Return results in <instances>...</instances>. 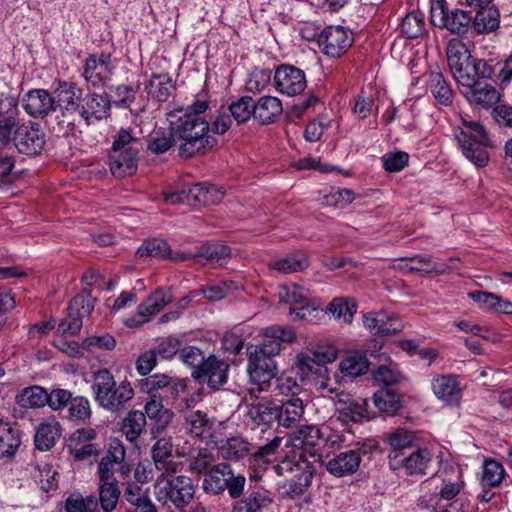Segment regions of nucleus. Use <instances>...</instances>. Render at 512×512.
<instances>
[{
    "label": "nucleus",
    "instance_id": "obj_1",
    "mask_svg": "<svg viewBox=\"0 0 512 512\" xmlns=\"http://www.w3.org/2000/svg\"><path fill=\"white\" fill-rule=\"evenodd\" d=\"M171 131L180 141L178 155L189 159L197 155H205L217 148L218 141L210 132V124L203 117L184 113L177 116L169 114Z\"/></svg>",
    "mask_w": 512,
    "mask_h": 512
},
{
    "label": "nucleus",
    "instance_id": "obj_2",
    "mask_svg": "<svg viewBox=\"0 0 512 512\" xmlns=\"http://www.w3.org/2000/svg\"><path fill=\"white\" fill-rule=\"evenodd\" d=\"M446 55L450 71L462 87H475L484 81L493 80L495 68L488 61L471 55L461 41H450Z\"/></svg>",
    "mask_w": 512,
    "mask_h": 512
},
{
    "label": "nucleus",
    "instance_id": "obj_3",
    "mask_svg": "<svg viewBox=\"0 0 512 512\" xmlns=\"http://www.w3.org/2000/svg\"><path fill=\"white\" fill-rule=\"evenodd\" d=\"M273 470L278 476H284L286 473L293 474L292 478L277 484L279 494L287 499H294L304 494L310 487L316 471L313 462L304 460V454L299 450L284 453L278 463L273 465Z\"/></svg>",
    "mask_w": 512,
    "mask_h": 512
},
{
    "label": "nucleus",
    "instance_id": "obj_4",
    "mask_svg": "<svg viewBox=\"0 0 512 512\" xmlns=\"http://www.w3.org/2000/svg\"><path fill=\"white\" fill-rule=\"evenodd\" d=\"M142 144L128 129L121 128L114 136L108 155V165L113 176L125 178L137 172Z\"/></svg>",
    "mask_w": 512,
    "mask_h": 512
},
{
    "label": "nucleus",
    "instance_id": "obj_5",
    "mask_svg": "<svg viewBox=\"0 0 512 512\" xmlns=\"http://www.w3.org/2000/svg\"><path fill=\"white\" fill-rule=\"evenodd\" d=\"M92 378L95 401L110 412H119L134 396L131 383L124 380L117 385L113 374L107 368L93 372Z\"/></svg>",
    "mask_w": 512,
    "mask_h": 512
},
{
    "label": "nucleus",
    "instance_id": "obj_6",
    "mask_svg": "<svg viewBox=\"0 0 512 512\" xmlns=\"http://www.w3.org/2000/svg\"><path fill=\"white\" fill-rule=\"evenodd\" d=\"M462 124L465 129H456L455 138L463 155L476 167H486L490 159L486 148L494 146L488 133L484 126L477 121L462 119Z\"/></svg>",
    "mask_w": 512,
    "mask_h": 512
},
{
    "label": "nucleus",
    "instance_id": "obj_7",
    "mask_svg": "<svg viewBox=\"0 0 512 512\" xmlns=\"http://www.w3.org/2000/svg\"><path fill=\"white\" fill-rule=\"evenodd\" d=\"M165 474L161 473L154 485L157 500L165 505L172 503L177 509H184L195 494L192 478L186 475L167 477Z\"/></svg>",
    "mask_w": 512,
    "mask_h": 512
},
{
    "label": "nucleus",
    "instance_id": "obj_8",
    "mask_svg": "<svg viewBox=\"0 0 512 512\" xmlns=\"http://www.w3.org/2000/svg\"><path fill=\"white\" fill-rule=\"evenodd\" d=\"M378 448V442L368 439L359 442L353 449L335 455L326 464V470L333 476L344 477L354 474L360 466L362 458L371 455Z\"/></svg>",
    "mask_w": 512,
    "mask_h": 512
},
{
    "label": "nucleus",
    "instance_id": "obj_9",
    "mask_svg": "<svg viewBox=\"0 0 512 512\" xmlns=\"http://www.w3.org/2000/svg\"><path fill=\"white\" fill-rule=\"evenodd\" d=\"M430 22L438 28L460 35L467 32L472 22V14L458 8L448 10L445 0H430Z\"/></svg>",
    "mask_w": 512,
    "mask_h": 512
},
{
    "label": "nucleus",
    "instance_id": "obj_10",
    "mask_svg": "<svg viewBox=\"0 0 512 512\" xmlns=\"http://www.w3.org/2000/svg\"><path fill=\"white\" fill-rule=\"evenodd\" d=\"M264 340L257 345L247 347V352L257 353L264 357L274 359L282 350V344L292 343L296 339V333L290 326H270L262 331Z\"/></svg>",
    "mask_w": 512,
    "mask_h": 512
},
{
    "label": "nucleus",
    "instance_id": "obj_11",
    "mask_svg": "<svg viewBox=\"0 0 512 512\" xmlns=\"http://www.w3.org/2000/svg\"><path fill=\"white\" fill-rule=\"evenodd\" d=\"M95 299L88 292H82L73 297L67 308V317L58 325V331L63 335H76L82 327V319L91 314Z\"/></svg>",
    "mask_w": 512,
    "mask_h": 512
},
{
    "label": "nucleus",
    "instance_id": "obj_12",
    "mask_svg": "<svg viewBox=\"0 0 512 512\" xmlns=\"http://www.w3.org/2000/svg\"><path fill=\"white\" fill-rule=\"evenodd\" d=\"M11 144L21 154L36 156L44 148L45 134L38 123L22 120L13 135Z\"/></svg>",
    "mask_w": 512,
    "mask_h": 512
},
{
    "label": "nucleus",
    "instance_id": "obj_13",
    "mask_svg": "<svg viewBox=\"0 0 512 512\" xmlns=\"http://www.w3.org/2000/svg\"><path fill=\"white\" fill-rule=\"evenodd\" d=\"M18 99L12 95L0 93V145H11L13 135L22 121Z\"/></svg>",
    "mask_w": 512,
    "mask_h": 512
},
{
    "label": "nucleus",
    "instance_id": "obj_14",
    "mask_svg": "<svg viewBox=\"0 0 512 512\" xmlns=\"http://www.w3.org/2000/svg\"><path fill=\"white\" fill-rule=\"evenodd\" d=\"M321 441L322 432L319 427L315 425H301L288 435L286 447L290 449L285 451V453H293L299 450L304 454V460L310 461V457L316 461L319 455L309 451V449L319 446Z\"/></svg>",
    "mask_w": 512,
    "mask_h": 512
},
{
    "label": "nucleus",
    "instance_id": "obj_15",
    "mask_svg": "<svg viewBox=\"0 0 512 512\" xmlns=\"http://www.w3.org/2000/svg\"><path fill=\"white\" fill-rule=\"evenodd\" d=\"M97 436L96 429L92 427L79 428L70 434L67 449L75 461H84L101 453L100 445L94 442Z\"/></svg>",
    "mask_w": 512,
    "mask_h": 512
},
{
    "label": "nucleus",
    "instance_id": "obj_16",
    "mask_svg": "<svg viewBox=\"0 0 512 512\" xmlns=\"http://www.w3.org/2000/svg\"><path fill=\"white\" fill-rule=\"evenodd\" d=\"M114 69L110 54H89L84 62L82 76L92 87L101 88L110 80Z\"/></svg>",
    "mask_w": 512,
    "mask_h": 512
},
{
    "label": "nucleus",
    "instance_id": "obj_17",
    "mask_svg": "<svg viewBox=\"0 0 512 512\" xmlns=\"http://www.w3.org/2000/svg\"><path fill=\"white\" fill-rule=\"evenodd\" d=\"M322 52L330 57H340L351 47L353 34L343 26H327L318 37Z\"/></svg>",
    "mask_w": 512,
    "mask_h": 512
},
{
    "label": "nucleus",
    "instance_id": "obj_18",
    "mask_svg": "<svg viewBox=\"0 0 512 512\" xmlns=\"http://www.w3.org/2000/svg\"><path fill=\"white\" fill-rule=\"evenodd\" d=\"M280 302L290 305L289 314L293 320H304L310 316L315 308L310 306V292L304 287L292 283L281 287L279 291Z\"/></svg>",
    "mask_w": 512,
    "mask_h": 512
},
{
    "label": "nucleus",
    "instance_id": "obj_19",
    "mask_svg": "<svg viewBox=\"0 0 512 512\" xmlns=\"http://www.w3.org/2000/svg\"><path fill=\"white\" fill-rule=\"evenodd\" d=\"M432 461V455L427 448H417L405 455L389 457V467L394 470H403L410 476H423Z\"/></svg>",
    "mask_w": 512,
    "mask_h": 512
},
{
    "label": "nucleus",
    "instance_id": "obj_20",
    "mask_svg": "<svg viewBox=\"0 0 512 512\" xmlns=\"http://www.w3.org/2000/svg\"><path fill=\"white\" fill-rule=\"evenodd\" d=\"M229 364L214 355L206 358L200 368L193 370L191 376L199 384L207 383L212 390H218L228 380Z\"/></svg>",
    "mask_w": 512,
    "mask_h": 512
},
{
    "label": "nucleus",
    "instance_id": "obj_21",
    "mask_svg": "<svg viewBox=\"0 0 512 512\" xmlns=\"http://www.w3.org/2000/svg\"><path fill=\"white\" fill-rule=\"evenodd\" d=\"M247 355V372L251 383L258 386V391L268 390L270 382L277 375L275 360L253 352H247Z\"/></svg>",
    "mask_w": 512,
    "mask_h": 512
},
{
    "label": "nucleus",
    "instance_id": "obj_22",
    "mask_svg": "<svg viewBox=\"0 0 512 512\" xmlns=\"http://www.w3.org/2000/svg\"><path fill=\"white\" fill-rule=\"evenodd\" d=\"M274 85L276 90L282 94L298 95L307 86L305 72L293 65L281 64L275 69Z\"/></svg>",
    "mask_w": 512,
    "mask_h": 512
},
{
    "label": "nucleus",
    "instance_id": "obj_23",
    "mask_svg": "<svg viewBox=\"0 0 512 512\" xmlns=\"http://www.w3.org/2000/svg\"><path fill=\"white\" fill-rule=\"evenodd\" d=\"M78 115L87 125L109 118L111 115V100L109 95L95 92L83 95Z\"/></svg>",
    "mask_w": 512,
    "mask_h": 512
},
{
    "label": "nucleus",
    "instance_id": "obj_24",
    "mask_svg": "<svg viewBox=\"0 0 512 512\" xmlns=\"http://www.w3.org/2000/svg\"><path fill=\"white\" fill-rule=\"evenodd\" d=\"M333 402L336 412L346 421L358 423L371 419L367 399L354 398L349 393L339 392L333 398Z\"/></svg>",
    "mask_w": 512,
    "mask_h": 512
},
{
    "label": "nucleus",
    "instance_id": "obj_25",
    "mask_svg": "<svg viewBox=\"0 0 512 512\" xmlns=\"http://www.w3.org/2000/svg\"><path fill=\"white\" fill-rule=\"evenodd\" d=\"M56 108L59 107L63 116L78 113L83 89L75 82L59 80L54 90Z\"/></svg>",
    "mask_w": 512,
    "mask_h": 512
},
{
    "label": "nucleus",
    "instance_id": "obj_26",
    "mask_svg": "<svg viewBox=\"0 0 512 512\" xmlns=\"http://www.w3.org/2000/svg\"><path fill=\"white\" fill-rule=\"evenodd\" d=\"M25 112L34 118H45L56 111V100L48 90L32 89L22 98Z\"/></svg>",
    "mask_w": 512,
    "mask_h": 512
},
{
    "label": "nucleus",
    "instance_id": "obj_27",
    "mask_svg": "<svg viewBox=\"0 0 512 512\" xmlns=\"http://www.w3.org/2000/svg\"><path fill=\"white\" fill-rule=\"evenodd\" d=\"M431 387L438 400L451 407L459 406L462 389L455 375H436L431 381Z\"/></svg>",
    "mask_w": 512,
    "mask_h": 512
},
{
    "label": "nucleus",
    "instance_id": "obj_28",
    "mask_svg": "<svg viewBox=\"0 0 512 512\" xmlns=\"http://www.w3.org/2000/svg\"><path fill=\"white\" fill-rule=\"evenodd\" d=\"M126 450L124 444L118 438L109 441L107 453L98 463L99 482L117 481L114 477V465L121 464L125 460Z\"/></svg>",
    "mask_w": 512,
    "mask_h": 512
},
{
    "label": "nucleus",
    "instance_id": "obj_29",
    "mask_svg": "<svg viewBox=\"0 0 512 512\" xmlns=\"http://www.w3.org/2000/svg\"><path fill=\"white\" fill-rule=\"evenodd\" d=\"M170 301V296L163 291L152 293L137 307V315L141 319L129 318L125 322L126 325L128 327L141 326L148 322L152 316L159 313Z\"/></svg>",
    "mask_w": 512,
    "mask_h": 512
},
{
    "label": "nucleus",
    "instance_id": "obj_30",
    "mask_svg": "<svg viewBox=\"0 0 512 512\" xmlns=\"http://www.w3.org/2000/svg\"><path fill=\"white\" fill-rule=\"evenodd\" d=\"M251 402L247 405V416L256 425H269L276 420V404L267 397H259L250 391Z\"/></svg>",
    "mask_w": 512,
    "mask_h": 512
},
{
    "label": "nucleus",
    "instance_id": "obj_31",
    "mask_svg": "<svg viewBox=\"0 0 512 512\" xmlns=\"http://www.w3.org/2000/svg\"><path fill=\"white\" fill-rule=\"evenodd\" d=\"M234 500L231 512H260L273 501L267 491L261 488H250L243 496Z\"/></svg>",
    "mask_w": 512,
    "mask_h": 512
},
{
    "label": "nucleus",
    "instance_id": "obj_32",
    "mask_svg": "<svg viewBox=\"0 0 512 512\" xmlns=\"http://www.w3.org/2000/svg\"><path fill=\"white\" fill-rule=\"evenodd\" d=\"M62 435V426L54 418H49L41 422L36 428L34 435V444L39 451L51 450Z\"/></svg>",
    "mask_w": 512,
    "mask_h": 512
},
{
    "label": "nucleus",
    "instance_id": "obj_33",
    "mask_svg": "<svg viewBox=\"0 0 512 512\" xmlns=\"http://www.w3.org/2000/svg\"><path fill=\"white\" fill-rule=\"evenodd\" d=\"M253 119L261 125H268L276 121L282 114L283 107L277 97L262 96L256 102L253 100Z\"/></svg>",
    "mask_w": 512,
    "mask_h": 512
},
{
    "label": "nucleus",
    "instance_id": "obj_34",
    "mask_svg": "<svg viewBox=\"0 0 512 512\" xmlns=\"http://www.w3.org/2000/svg\"><path fill=\"white\" fill-rule=\"evenodd\" d=\"M304 408L301 398H288L280 406L276 405V421L280 426L290 428L301 420Z\"/></svg>",
    "mask_w": 512,
    "mask_h": 512
},
{
    "label": "nucleus",
    "instance_id": "obj_35",
    "mask_svg": "<svg viewBox=\"0 0 512 512\" xmlns=\"http://www.w3.org/2000/svg\"><path fill=\"white\" fill-rule=\"evenodd\" d=\"M173 458V444L170 438L158 439L152 447V459L157 470L162 473H175L177 463Z\"/></svg>",
    "mask_w": 512,
    "mask_h": 512
},
{
    "label": "nucleus",
    "instance_id": "obj_36",
    "mask_svg": "<svg viewBox=\"0 0 512 512\" xmlns=\"http://www.w3.org/2000/svg\"><path fill=\"white\" fill-rule=\"evenodd\" d=\"M224 192L214 185L198 183L189 188L186 200L199 206H210L222 201Z\"/></svg>",
    "mask_w": 512,
    "mask_h": 512
},
{
    "label": "nucleus",
    "instance_id": "obj_37",
    "mask_svg": "<svg viewBox=\"0 0 512 512\" xmlns=\"http://www.w3.org/2000/svg\"><path fill=\"white\" fill-rule=\"evenodd\" d=\"M145 89L157 102H166L175 92L176 86L168 73L152 74Z\"/></svg>",
    "mask_w": 512,
    "mask_h": 512
},
{
    "label": "nucleus",
    "instance_id": "obj_38",
    "mask_svg": "<svg viewBox=\"0 0 512 512\" xmlns=\"http://www.w3.org/2000/svg\"><path fill=\"white\" fill-rule=\"evenodd\" d=\"M427 87L435 100L448 106L453 101V91L441 72L432 71L427 74Z\"/></svg>",
    "mask_w": 512,
    "mask_h": 512
},
{
    "label": "nucleus",
    "instance_id": "obj_39",
    "mask_svg": "<svg viewBox=\"0 0 512 512\" xmlns=\"http://www.w3.org/2000/svg\"><path fill=\"white\" fill-rule=\"evenodd\" d=\"M229 467V463L221 462L213 465L206 471L202 480L203 491L211 496L222 495V485Z\"/></svg>",
    "mask_w": 512,
    "mask_h": 512
},
{
    "label": "nucleus",
    "instance_id": "obj_40",
    "mask_svg": "<svg viewBox=\"0 0 512 512\" xmlns=\"http://www.w3.org/2000/svg\"><path fill=\"white\" fill-rule=\"evenodd\" d=\"M282 440L279 436L268 439L265 444L256 447L250 454L249 462L265 470L274 461Z\"/></svg>",
    "mask_w": 512,
    "mask_h": 512
},
{
    "label": "nucleus",
    "instance_id": "obj_41",
    "mask_svg": "<svg viewBox=\"0 0 512 512\" xmlns=\"http://www.w3.org/2000/svg\"><path fill=\"white\" fill-rule=\"evenodd\" d=\"M385 441L390 447L388 458L393 455H405L407 450L415 446L416 436L406 430L398 428L393 432L385 434Z\"/></svg>",
    "mask_w": 512,
    "mask_h": 512
},
{
    "label": "nucleus",
    "instance_id": "obj_42",
    "mask_svg": "<svg viewBox=\"0 0 512 512\" xmlns=\"http://www.w3.org/2000/svg\"><path fill=\"white\" fill-rule=\"evenodd\" d=\"M375 407L387 416L395 415L401 408V396L393 388H381L373 395Z\"/></svg>",
    "mask_w": 512,
    "mask_h": 512
},
{
    "label": "nucleus",
    "instance_id": "obj_43",
    "mask_svg": "<svg viewBox=\"0 0 512 512\" xmlns=\"http://www.w3.org/2000/svg\"><path fill=\"white\" fill-rule=\"evenodd\" d=\"M145 415L150 419L156 420V427L152 429V433L155 430L159 432L164 429L172 420L173 413L169 409H164L162 403V397L158 395L149 396V400L145 404Z\"/></svg>",
    "mask_w": 512,
    "mask_h": 512
},
{
    "label": "nucleus",
    "instance_id": "obj_44",
    "mask_svg": "<svg viewBox=\"0 0 512 512\" xmlns=\"http://www.w3.org/2000/svg\"><path fill=\"white\" fill-rule=\"evenodd\" d=\"M20 444L19 430L7 422L0 421V458L14 456Z\"/></svg>",
    "mask_w": 512,
    "mask_h": 512
},
{
    "label": "nucleus",
    "instance_id": "obj_45",
    "mask_svg": "<svg viewBox=\"0 0 512 512\" xmlns=\"http://www.w3.org/2000/svg\"><path fill=\"white\" fill-rule=\"evenodd\" d=\"M15 401L25 409L44 407L47 405V390L38 385L26 387L17 393Z\"/></svg>",
    "mask_w": 512,
    "mask_h": 512
},
{
    "label": "nucleus",
    "instance_id": "obj_46",
    "mask_svg": "<svg viewBox=\"0 0 512 512\" xmlns=\"http://www.w3.org/2000/svg\"><path fill=\"white\" fill-rule=\"evenodd\" d=\"M467 89H469V95L467 96L469 101L484 108H490L500 100V93L488 81H484L482 85L477 84L475 87H467Z\"/></svg>",
    "mask_w": 512,
    "mask_h": 512
},
{
    "label": "nucleus",
    "instance_id": "obj_47",
    "mask_svg": "<svg viewBox=\"0 0 512 512\" xmlns=\"http://www.w3.org/2000/svg\"><path fill=\"white\" fill-rule=\"evenodd\" d=\"M401 262L412 263L407 267L408 272H425L426 274H444L447 270V265L443 263H433L431 255L416 254L412 257H404L400 259Z\"/></svg>",
    "mask_w": 512,
    "mask_h": 512
},
{
    "label": "nucleus",
    "instance_id": "obj_48",
    "mask_svg": "<svg viewBox=\"0 0 512 512\" xmlns=\"http://www.w3.org/2000/svg\"><path fill=\"white\" fill-rule=\"evenodd\" d=\"M471 24L476 33H489L499 26V12L492 7L477 9Z\"/></svg>",
    "mask_w": 512,
    "mask_h": 512
},
{
    "label": "nucleus",
    "instance_id": "obj_49",
    "mask_svg": "<svg viewBox=\"0 0 512 512\" xmlns=\"http://www.w3.org/2000/svg\"><path fill=\"white\" fill-rule=\"evenodd\" d=\"M357 302L351 297H336L327 306L326 312L335 318H343L344 322L351 324L357 311Z\"/></svg>",
    "mask_w": 512,
    "mask_h": 512
},
{
    "label": "nucleus",
    "instance_id": "obj_50",
    "mask_svg": "<svg viewBox=\"0 0 512 512\" xmlns=\"http://www.w3.org/2000/svg\"><path fill=\"white\" fill-rule=\"evenodd\" d=\"M308 258L304 254H290L284 258L271 260L268 268L281 273L300 272L308 267Z\"/></svg>",
    "mask_w": 512,
    "mask_h": 512
},
{
    "label": "nucleus",
    "instance_id": "obj_51",
    "mask_svg": "<svg viewBox=\"0 0 512 512\" xmlns=\"http://www.w3.org/2000/svg\"><path fill=\"white\" fill-rule=\"evenodd\" d=\"M146 416L141 411H130L123 419L122 432L130 442H135L144 432Z\"/></svg>",
    "mask_w": 512,
    "mask_h": 512
},
{
    "label": "nucleus",
    "instance_id": "obj_52",
    "mask_svg": "<svg viewBox=\"0 0 512 512\" xmlns=\"http://www.w3.org/2000/svg\"><path fill=\"white\" fill-rule=\"evenodd\" d=\"M401 33L408 39L418 38L426 33V24L423 13L412 11L402 19Z\"/></svg>",
    "mask_w": 512,
    "mask_h": 512
},
{
    "label": "nucleus",
    "instance_id": "obj_53",
    "mask_svg": "<svg viewBox=\"0 0 512 512\" xmlns=\"http://www.w3.org/2000/svg\"><path fill=\"white\" fill-rule=\"evenodd\" d=\"M176 136L171 128L153 132L147 143V150L153 154L160 155L166 153L176 143Z\"/></svg>",
    "mask_w": 512,
    "mask_h": 512
},
{
    "label": "nucleus",
    "instance_id": "obj_54",
    "mask_svg": "<svg viewBox=\"0 0 512 512\" xmlns=\"http://www.w3.org/2000/svg\"><path fill=\"white\" fill-rule=\"evenodd\" d=\"M170 254L171 248L169 244L165 240L159 238L147 239L137 249V255L140 258L154 257L158 259H166Z\"/></svg>",
    "mask_w": 512,
    "mask_h": 512
},
{
    "label": "nucleus",
    "instance_id": "obj_55",
    "mask_svg": "<svg viewBox=\"0 0 512 512\" xmlns=\"http://www.w3.org/2000/svg\"><path fill=\"white\" fill-rule=\"evenodd\" d=\"M99 503L104 512H112L118 503L120 490L118 481L99 482Z\"/></svg>",
    "mask_w": 512,
    "mask_h": 512
},
{
    "label": "nucleus",
    "instance_id": "obj_56",
    "mask_svg": "<svg viewBox=\"0 0 512 512\" xmlns=\"http://www.w3.org/2000/svg\"><path fill=\"white\" fill-rule=\"evenodd\" d=\"M224 459L239 461L246 456L250 457L251 444L238 437L229 438L221 448Z\"/></svg>",
    "mask_w": 512,
    "mask_h": 512
},
{
    "label": "nucleus",
    "instance_id": "obj_57",
    "mask_svg": "<svg viewBox=\"0 0 512 512\" xmlns=\"http://www.w3.org/2000/svg\"><path fill=\"white\" fill-rule=\"evenodd\" d=\"M505 477L502 464L495 459H486L483 463L481 483L483 487H497Z\"/></svg>",
    "mask_w": 512,
    "mask_h": 512
},
{
    "label": "nucleus",
    "instance_id": "obj_58",
    "mask_svg": "<svg viewBox=\"0 0 512 512\" xmlns=\"http://www.w3.org/2000/svg\"><path fill=\"white\" fill-rule=\"evenodd\" d=\"M185 419L187 430L193 437H205V434L209 433L212 428V422L208 418L207 414L200 410L188 413Z\"/></svg>",
    "mask_w": 512,
    "mask_h": 512
},
{
    "label": "nucleus",
    "instance_id": "obj_59",
    "mask_svg": "<svg viewBox=\"0 0 512 512\" xmlns=\"http://www.w3.org/2000/svg\"><path fill=\"white\" fill-rule=\"evenodd\" d=\"M224 485H222V494L227 491L231 499H238L243 496L247 479L241 473H235L232 466L229 464L225 475Z\"/></svg>",
    "mask_w": 512,
    "mask_h": 512
},
{
    "label": "nucleus",
    "instance_id": "obj_60",
    "mask_svg": "<svg viewBox=\"0 0 512 512\" xmlns=\"http://www.w3.org/2000/svg\"><path fill=\"white\" fill-rule=\"evenodd\" d=\"M91 416L92 410L89 400L84 396L72 397L68 405V418L78 424H85Z\"/></svg>",
    "mask_w": 512,
    "mask_h": 512
},
{
    "label": "nucleus",
    "instance_id": "obj_61",
    "mask_svg": "<svg viewBox=\"0 0 512 512\" xmlns=\"http://www.w3.org/2000/svg\"><path fill=\"white\" fill-rule=\"evenodd\" d=\"M295 364L302 380L309 379L312 376H323L327 371L326 366L317 363L308 353L298 354Z\"/></svg>",
    "mask_w": 512,
    "mask_h": 512
},
{
    "label": "nucleus",
    "instance_id": "obj_62",
    "mask_svg": "<svg viewBox=\"0 0 512 512\" xmlns=\"http://www.w3.org/2000/svg\"><path fill=\"white\" fill-rule=\"evenodd\" d=\"M253 98L242 96L228 106V111L238 125L253 117Z\"/></svg>",
    "mask_w": 512,
    "mask_h": 512
},
{
    "label": "nucleus",
    "instance_id": "obj_63",
    "mask_svg": "<svg viewBox=\"0 0 512 512\" xmlns=\"http://www.w3.org/2000/svg\"><path fill=\"white\" fill-rule=\"evenodd\" d=\"M198 255L206 258L208 261L218 264L219 266H223L231 257V250L225 245L210 244L201 247Z\"/></svg>",
    "mask_w": 512,
    "mask_h": 512
},
{
    "label": "nucleus",
    "instance_id": "obj_64",
    "mask_svg": "<svg viewBox=\"0 0 512 512\" xmlns=\"http://www.w3.org/2000/svg\"><path fill=\"white\" fill-rule=\"evenodd\" d=\"M368 360L362 355L346 357L340 363V370L347 376L357 377L367 372Z\"/></svg>",
    "mask_w": 512,
    "mask_h": 512
}]
</instances>
